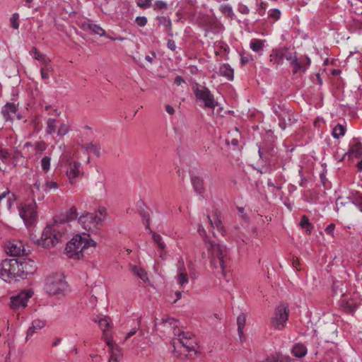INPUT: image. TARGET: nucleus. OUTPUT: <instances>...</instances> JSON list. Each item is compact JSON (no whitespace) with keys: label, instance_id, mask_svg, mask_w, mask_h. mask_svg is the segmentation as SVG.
I'll use <instances>...</instances> for the list:
<instances>
[{"label":"nucleus","instance_id":"f257e3e1","mask_svg":"<svg viewBox=\"0 0 362 362\" xmlns=\"http://www.w3.org/2000/svg\"><path fill=\"white\" fill-rule=\"evenodd\" d=\"M77 209L71 207L64 214H62L52 225L47 226L44 229L40 239L37 240L39 245L45 248L54 247L57 243L62 241L65 235V230L62 224L69 223L73 220H78Z\"/></svg>","mask_w":362,"mask_h":362},{"label":"nucleus","instance_id":"f03ea898","mask_svg":"<svg viewBox=\"0 0 362 362\" xmlns=\"http://www.w3.org/2000/svg\"><path fill=\"white\" fill-rule=\"evenodd\" d=\"M37 269L34 261L30 259H6L0 264V277L5 281L11 283L17 278L26 279Z\"/></svg>","mask_w":362,"mask_h":362},{"label":"nucleus","instance_id":"7ed1b4c3","mask_svg":"<svg viewBox=\"0 0 362 362\" xmlns=\"http://www.w3.org/2000/svg\"><path fill=\"white\" fill-rule=\"evenodd\" d=\"M197 230L199 235L204 237V241L206 244V248L210 255L211 264L215 269L220 267L222 273L224 274L226 263L229 259V252L227 247L225 245L208 240L206 232L202 225L199 226Z\"/></svg>","mask_w":362,"mask_h":362},{"label":"nucleus","instance_id":"20e7f679","mask_svg":"<svg viewBox=\"0 0 362 362\" xmlns=\"http://www.w3.org/2000/svg\"><path fill=\"white\" fill-rule=\"evenodd\" d=\"M96 243L90 239V235L83 233L82 235H76L66 244L65 248L67 255L70 258L80 259L83 257V251L89 247H95Z\"/></svg>","mask_w":362,"mask_h":362},{"label":"nucleus","instance_id":"39448f33","mask_svg":"<svg viewBox=\"0 0 362 362\" xmlns=\"http://www.w3.org/2000/svg\"><path fill=\"white\" fill-rule=\"evenodd\" d=\"M106 216L105 208H100L98 211L90 213L85 211L78 218V222L87 231L95 232L103 222Z\"/></svg>","mask_w":362,"mask_h":362},{"label":"nucleus","instance_id":"423d86ee","mask_svg":"<svg viewBox=\"0 0 362 362\" xmlns=\"http://www.w3.org/2000/svg\"><path fill=\"white\" fill-rule=\"evenodd\" d=\"M45 289L49 295H65L69 291V285L63 274L55 273L47 278Z\"/></svg>","mask_w":362,"mask_h":362},{"label":"nucleus","instance_id":"0eeeda50","mask_svg":"<svg viewBox=\"0 0 362 362\" xmlns=\"http://www.w3.org/2000/svg\"><path fill=\"white\" fill-rule=\"evenodd\" d=\"M192 90L196 100L202 102L204 105V107L214 109L218 105V103L215 100L214 95L206 86L196 83L192 86Z\"/></svg>","mask_w":362,"mask_h":362},{"label":"nucleus","instance_id":"6e6552de","mask_svg":"<svg viewBox=\"0 0 362 362\" xmlns=\"http://www.w3.org/2000/svg\"><path fill=\"white\" fill-rule=\"evenodd\" d=\"M177 335L178 338L173 341V345L175 348L176 345L180 344L188 352L196 351L197 344L192 334L180 332Z\"/></svg>","mask_w":362,"mask_h":362},{"label":"nucleus","instance_id":"1a4fd4ad","mask_svg":"<svg viewBox=\"0 0 362 362\" xmlns=\"http://www.w3.org/2000/svg\"><path fill=\"white\" fill-rule=\"evenodd\" d=\"M289 310L285 305H279L274 312V317L272 319V324L277 329H283L288 320Z\"/></svg>","mask_w":362,"mask_h":362},{"label":"nucleus","instance_id":"9d476101","mask_svg":"<svg viewBox=\"0 0 362 362\" xmlns=\"http://www.w3.org/2000/svg\"><path fill=\"white\" fill-rule=\"evenodd\" d=\"M37 204L35 202L23 205L19 210V214L25 225L33 226L37 218Z\"/></svg>","mask_w":362,"mask_h":362},{"label":"nucleus","instance_id":"9b49d317","mask_svg":"<svg viewBox=\"0 0 362 362\" xmlns=\"http://www.w3.org/2000/svg\"><path fill=\"white\" fill-rule=\"evenodd\" d=\"M33 292L30 290H23L18 295L10 298V307L13 310L23 309L27 306L28 300L32 297Z\"/></svg>","mask_w":362,"mask_h":362},{"label":"nucleus","instance_id":"f8f14e48","mask_svg":"<svg viewBox=\"0 0 362 362\" xmlns=\"http://www.w3.org/2000/svg\"><path fill=\"white\" fill-rule=\"evenodd\" d=\"M284 59L286 60L291 59V52L285 47L279 49H273L269 54V61L273 65H275L276 67L282 65Z\"/></svg>","mask_w":362,"mask_h":362},{"label":"nucleus","instance_id":"ddd939ff","mask_svg":"<svg viewBox=\"0 0 362 362\" xmlns=\"http://www.w3.org/2000/svg\"><path fill=\"white\" fill-rule=\"evenodd\" d=\"M288 61L291 63V66L293 68V74H296L299 71L305 73L311 62L310 59L308 56L298 59L293 52H291V59Z\"/></svg>","mask_w":362,"mask_h":362},{"label":"nucleus","instance_id":"4468645a","mask_svg":"<svg viewBox=\"0 0 362 362\" xmlns=\"http://www.w3.org/2000/svg\"><path fill=\"white\" fill-rule=\"evenodd\" d=\"M5 251L11 256H20L25 253L24 245L18 240L8 241L5 245Z\"/></svg>","mask_w":362,"mask_h":362},{"label":"nucleus","instance_id":"2eb2a0df","mask_svg":"<svg viewBox=\"0 0 362 362\" xmlns=\"http://www.w3.org/2000/svg\"><path fill=\"white\" fill-rule=\"evenodd\" d=\"M18 112V105L14 103H6L1 108V113L5 122H12L13 116Z\"/></svg>","mask_w":362,"mask_h":362},{"label":"nucleus","instance_id":"dca6fc26","mask_svg":"<svg viewBox=\"0 0 362 362\" xmlns=\"http://www.w3.org/2000/svg\"><path fill=\"white\" fill-rule=\"evenodd\" d=\"M105 342L109 347L111 355L108 362H119L122 357L121 349L113 341L112 338H107V341H105Z\"/></svg>","mask_w":362,"mask_h":362},{"label":"nucleus","instance_id":"f3484780","mask_svg":"<svg viewBox=\"0 0 362 362\" xmlns=\"http://www.w3.org/2000/svg\"><path fill=\"white\" fill-rule=\"evenodd\" d=\"M65 163L68 165L66 169V175L69 180L77 177L80 174L81 163L79 162H72L69 158L66 159Z\"/></svg>","mask_w":362,"mask_h":362},{"label":"nucleus","instance_id":"a211bd4d","mask_svg":"<svg viewBox=\"0 0 362 362\" xmlns=\"http://www.w3.org/2000/svg\"><path fill=\"white\" fill-rule=\"evenodd\" d=\"M258 153L260 158L264 163H270L271 158L275 153L274 148L272 145L269 146H259L258 148Z\"/></svg>","mask_w":362,"mask_h":362},{"label":"nucleus","instance_id":"6ab92c4d","mask_svg":"<svg viewBox=\"0 0 362 362\" xmlns=\"http://www.w3.org/2000/svg\"><path fill=\"white\" fill-rule=\"evenodd\" d=\"M95 322H98L99 327L103 330V339L104 341H107V338H112L107 333V330L111 325V319L109 317H104L98 320H95Z\"/></svg>","mask_w":362,"mask_h":362},{"label":"nucleus","instance_id":"aec40b11","mask_svg":"<svg viewBox=\"0 0 362 362\" xmlns=\"http://www.w3.org/2000/svg\"><path fill=\"white\" fill-rule=\"evenodd\" d=\"M190 180L194 191L199 194H202L205 191L203 178L199 175L192 174Z\"/></svg>","mask_w":362,"mask_h":362},{"label":"nucleus","instance_id":"412c9836","mask_svg":"<svg viewBox=\"0 0 362 362\" xmlns=\"http://www.w3.org/2000/svg\"><path fill=\"white\" fill-rule=\"evenodd\" d=\"M46 325V321L41 320L39 319L34 320L32 322V325L28 328L26 334V340L40 329H42Z\"/></svg>","mask_w":362,"mask_h":362},{"label":"nucleus","instance_id":"4be33fe9","mask_svg":"<svg viewBox=\"0 0 362 362\" xmlns=\"http://www.w3.org/2000/svg\"><path fill=\"white\" fill-rule=\"evenodd\" d=\"M84 30H89L94 34L99 35L100 36H105V31L100 25L94 24L90 22L84 23L82 25Z\"/></svg>","mask_w":362,"mask_h":362},{"label":"nucleus","instance_id":"5701e85b","mask_svg":"<svg viewBox=\"0 0 362 362\" xmlns=\"http://www.w3.org/2000/svg\"><path fill=\"white\" fill-rule=\"evenodd\" d=\"M157 20L158 24L164 27L165 31L168 33V36L173 37L172 22L170 18L162 16H158Z\"/></svg>","mask_w":362,"mask_h":362},{"label":"nucleus","instance_id":"b1692460","mask_svg":"<svg viewBox=\"0 0 362 362\" xmlns=\"http://www.w3.org/2000/svg\"><path fill=\"white\" fill-rule=\"evenodd\" d=\"M362 155V144L357 141L350 146L349 151L345 153L344 156H348L349 158L354 156L358 158Z\"/></svg>","mask_w":362,"mask_h":362},{"label":"nucleus","instance_id":"393cba45","mask_svg":"<svg viewBox=\"0 0 362 362\" xmlns=\"http://www.w3.org/2000/svg\"><path fill=\"white\" fill-rule=\"evenodd\" d=\"M246 322V315L244 313H241L237 317V325H238V332L239 335V338L241 342L245 340L244 335V327Z\"/></svg>","mask_w":362,"mask_h":362},{"label":"nucleus","instance_id":"a878e982","mask_svg":"<svg viewBox=\"0 0 362 362\" xmlns=\"http://www.w3.org/2000/svg\"><path fill=\"white\" fill-rule=\"evenodd\" d=\"M150 233L152 234L153 241L157 244L158 249L160 250V257L163 258V255L165 254L166 245L163 240V238L158 233L150 230Z\"/></svg>","mask_w":362,"mask_h":362},{"label":"nucleus","instance_id":"bb28decb","mask_svg":"<svg viewBox=\"0 0 362 362\" xmlns=\"http://www.w3.org/2000/svg\"><path fill=\"white\" fill-rule=\"evenodd\" d=\"M259 362H291V359L288 356H284L281 354L278 353L270 355Z\"/></svg>","mask_w":362,"mask_h":362},{"label":"nucleus","instance_id":"cd10ccee","mask_svg":"<svg viewBox=\"0 0 362 362\" xmlns=\"http://www.w3.org/2000/svg\"><path fill=\"white\" fill-rule=\"evenodd\" d=\"M348 199L351 200V203L362 212V193L358 191L351 192L348 197Z\"/></svg>","mask_w":362,"mask_h":362},{"label":"nucleus","instance_id":"c85d7f7f","mask_svg":"<svg viewBox=\"0 0 362 362\" xmlns=\"http://www.w3.org/2000/svg\"><path fill=\"white\" fill-rule=\"evenodd\" d=\"M233 69L228 64H223L219 68V74L232 81L233 79Z\"/></svg>","mask_w":362,"mask_h":362},{"label":"nucleus","instance_id":"c756f323","mask_svg":"<svg viewBox=\"0 0 362 362\" xmlns=\"http://www.w3.org/2000/svg\"><path fill=\"white\" fill-rule=\"evenodd\" d=\"M292 354L296 358H303L307 354V348L303 344H296L292 349Z\"/></svg>","mask_w":362,"mask_h":362},{"label":"nucleus","instance_id":"7c9ffc66","mask_svg":"<svg viewBox=\"0 0 362 362\" xmlns=\"http://www.w3.org/2000/svg\"><path fill=\"white\" fill-rule=\"evenodd\" d=\"M82 148L87 151L92 152L97 157L100 156V146L98 144L90 142L82 145Z\"/></svg>","mask_w":362,"mask_h":362},{"label":"nucleus","instance_id":"2f4dec72","mask_svg":"<svg viewBox=\"0 0 362 362\" xmlns=\"http://www.w3.org/2000/svg\"><path fill=\"white\" fill-rule=\"evenodd\" d=\"M265 42L264 40L252 39L250 42V47L255 52L262 51Z\"/></svg>","mask_w":362,"mask_h":362},{"label":"nucleus","instance_id":"473e14b6","mask_svg":"<svg viewBox=\"0 0 362 362\" xmlns=\"http://www.w3.org/2000/svg\"><path fill=\"white\" fill-rule=\"evenodd\" d=\"M300 226L303 230H305L308 234H311L314 228L313 224L310 222L308 218L305 215L301 217Z\"/></svg>","mask_w":362,"mask_h":362},{"label":"nucleus","instance_id":"72a5a7b5","mask_svg":"<svg viewBox=\"0 0 362 362\" xmlns=\"http://www.w3.org/2000/svg\"><path fill=\"white\" fill-rule=\"evenodd\" d=\"M41 183L40 180H36L33 184V189H32V194L34 197H37L39 201L43 200L45 196L40 192Z\"/></svg>","mask_w":362,"mask_h":362},{"label":"nucleus","instance_id":"f704fd0d","mask_svg":"<svg viewBox=\"0 0 362 362\" xmlns=\"http://www.w3.org/2000/svg\"><path fill=\"white\" fill-rule=\"evenodd\" d=\"M272 110L273 112L275 114V115L278 117L279 119H281L283 117H286L287 115H288V112L285 108L281 107L279 105H274L272 107Z\"/></svg>","mask_w":362,"mask_h":362},{"label":"nucleus","instance_id":"c9c22d12","mask_svg":"<svg viewBox=\"0 0 362 362\" xmlns=\"http://www.w3.org/2000/svg\"><path fill=\"white\" fill-rule=\"evenodd\" d=\"M220 11L226 17L229 18L231 20L234 18V13L233 11V8L230 5H229V4L221 5L220 6Z\"/></svg>","mask_w":362,"mask_h":362},{"label":"nucleus","instance_id":"e433bc0d","mask_svg":"<svg viewBox=\"0 0 362 362\" xmlns=\"http://www.w3.org/2000/svg\"><path fill=\"white\" fill-rule=\"evenodd\" d=\"M346 129L341 124H337L332 130V136L334 139H339L340 136H343L345 134Z\"/></svg>","mask_w":362,"mask_h":362},{"label":"nucleus","instance_id":"4c0bfd02","mask_svg":"<svg viewBox=\"0 0 362 362\" xmlns=\"http://www.w3.org/2000/svg\"><path fill=\"white\" fill-rule=\"evenodd\" d=\"M57 121L56 119L49 118L47 121L46 132L52 134L56 131Z\"/></svg>","mask_w":362,"mask_h":362},{"label":"nucleus","instance_id":"58836bf2","mask_svg":"<svg viewBox=\"0 0 362 362\" xmlns=\"http://www.w3.org/2000/svg\"><path fill=\"white\" fill-rule=\"evenodd\" d=\"M132 271L133 272V273L134 274L138 276L144 281H146L148 280L147 273L144 269L139 268L136 266H134L132 267Z\"/></svg>","mask_w":362,"mask_h":362},{"label":"nucleus","instance_id":"ea45409f","mask_svg":"<svg viewBox=\"0 0 362 362\" xmlns=\"http://www.w3.org/2000/svg\"><path fill=\"white\" fill-rule=\"evenodd\" d=\"M50 162H51V157L50 156H44L40 161L41 167L42 170L45 173H47L49 170L50 168Z\"/></svg>","mask_w":362,"mask_h":362},{"label":"nucleus","instance_id":"a19ab883","mask_svg":"<svg viewBox=\"0 0 362 362\" xmlns=\"http://www.w3.org/2000/svg\"><path fill=\"white\" fill-rule=\"evenodd\" d=\"M59 187L57 182L54 181L47 180L45 184L42 186V189L45 192H49L51 189H57Z\"/></svg>","mask_w":362,"mask_h":362},{"label":"nucleus","instance_id":"79ce46f5","mask_svg":"<svg viewBox=\"0 0 362 362\" xmlns=\"http://www.w3.org/2000/svg\"><path fill=\"white\" fill-rule=\"evenodd\" d=\"M177 281L179 285L182 286L188 283V277L186 272H180L177 274Z\"/></svg>","mask_w":362,"mask_h":362},{"label":"nucleus","instance_id":"37998d69","mask_svg":"<svg viewBox=\"0 0 362 362\" xmlns=\"http://www.w3.org/2000/svg\"><path fill=\"white\" fill-rule=\"evenodd\" d=\"M153 0H136V6L141 8L146 9L152 6Z\"/></svg>","mask_w":362,"mask_h":362},{"label":"nucleus","instance_id":"c03bdc74","mask_svg":"<svg viewBox=\"0 0 362 362\" xmlns=\"http://www.w3.org/2000/svg\"><path fill=\"white\" fill-rule=\"evenodd\" d=\"M35 58L37 60L40 61L45 65V66H47L51 62V60L47 57L46 55L42 54L40 52L37 54Z\"/></svg>","mask_w":362,"mask_h":362},{"label":"nucleus","instance_id":"a18cd8bd","mask_svg":"<svg viewBox=\"0 0 362 362\" xmlns=\"http://www.w3.org/2000/svg\"><path fill=\"white\" fill-rule=\"evenodd\" d=\"M207 218L209 219L210 224L213 228H216L218 230H221L223 229L221 222L218 218H216L214 221H212L210 216H207Z\"/></svg>","mask_w":362,"mask_h":362},{"label":"nucleus","instance_id":"49530a36","mask_svg":"<svg viewBox=\"0 0 362 362\" xmlns=\"http://www.w3.org/2000/svg\"><path fill=\"white\" fill-rule=\"evenodd\" d=\"M18 14L15 13L12 15L11 18H10L11 26L14 29H18L19 27V24L18 22Z\"/></svg>","mask_w":362,"mask_h":362},{"label":"nucleus","instance_id":"de8ad7c7","mask_svg":"<svg viewBox=\"0 0 362 362\" xmlns=\"http://www.w3.org/2000/svg\"><path fill=\"white\" fill-rule=\"evenodd\" d=\"M280 16L281 11L278 8H273L269 11V16L274 21L279 20L280 18Z\"/></svg>","mask_w":362,"mask_h":362},{"label":"nucleus","instance_id":"09e8293b","mask_svg":"<svg viewBox=\"0 0 362 362\" xmlns=\"http://www.w3.org/2000/svg\"><path fill=\"white\" fill-rule=\"evenodd\" d=\"M52 70V68L49 64L47 66H45V68H42L40 69V74H41L42 78L44 80L49 79V76L48 75V71H50Z\"/></svg>","mask_w":362,"mask_h":362},{"label":"nucleus","instance_id":"8fccbe9b","mask_svg":"<svg viewBox=\"0 0 362 362\" xmlns=\"http://www.w3.org/2000/svg\"><path fill=\"white\" fill-rule=\"evenodd\" d=\"M168 7L167 4L163 1H156L153 4V9L154 10H163L166 9Z\"/></svg>","mask_w":362,"mask_h":362},{"label":"nucleus","instance_id":"3c124183","mask_svg":"<svg viewBox=\"0 0 362 362\" xmlns=\"http://www.w3.org/2000/svg\"><path fill=\"white\" fill-rule=\"evenodd\" d=\"M69 130V127L65 124H62L57 131L58 136H64Z\"/></svg>","mask_w":362,"mask_h":362},{"label":"nucleus","instance_id":"603ef678","mask_svg":"<svg viewBox=\"0 0 362 362\" xmlns=\"http://www.w3.org/2000/svg\"><path fill=\"white\" fill-rule=\"evenodd\" d=\"M135 22L139 26L144 27L146 25L148 21L145 16H137L135 19Z\"/></svg>","mask_w":362,"mask_h":362},{"label":"nucleus","instance_id":"864d4df0","mask_svg":"<svg viewBox=\"0 0 362 362\" xmlns=\"http://www.w3.org/2000/svg\"><path fill=\"white\" fill-rule=\"evenodd\" d=\"M140 322H141V320L139 319L137 322V326L132 328V330L127 334L125 339H124L125 340L130 338L131 337H132L133 335H134L136 333L137 330L140 327Z\"/></svg>","mask_w":362,"mask_h":362},{"label":"nucleus","instance_id":"5fc2aeb1","mask_svg":"<svg viewBox=\"0 0 362 362\" xmlns=\"http://www.w3.org/2000/svg\"><path fill=\"white\" fill-rule=\"evenodd\" d=\"M238 10L242 14H248L250 12L248 7L243 4H238Z\"/></svg>","mask_w":362,"mask_h":362},{"label":"nucleus","instance_id":"6e6d98bb","mask_svg":"<svg viewBox=\"0 0 362 362\" xmlns=\"http://www.w3.org/2000/svg\"><path fill=\"white\" fill-rule=\"evenodd\" d=\"M177 271H178V273H180V272H186L185 264H184V261L182 258H180L178 260Z\"/></svg>","mask_w":362,"mask_h":362},{"label":"nucleus","instance_id":"4d7b16f0","mask_svg":"<svg viewBox=\"0 0 362 362\" xmlns=\"http://www.w3.org/2000/svg\"><path fill=\"white\" fill-rule=\"evenodd\" d=\"M167 47L171 51H175L176 49L175 42L174 40L169 39L167 42Z\"/></svg>","mask_w":362,"mask_h":362},{"label":"nucleus","instance_id":"13d9d810","mask_svg":"<svg viewBox=\"0 0 362 362\" xmlns=\"http://www.w3.org/2000/svg\"><path fill=\"white\" fill-rule=\"evenodd\" d=\"M292 265H293V268H295L296 270L300 269V268H298V267L300 265V260L298 257H293Z\"/></svg>","mask_w":362,"mask_h":362},{"label":"nucleus","instance_id":"bf43d9fd","mask_svg":"<svg viewBox=\"0 0 362 362\" xmlns=\"http://www.w3.org/2000/svg\"><path fill=\"white\" fill-rule=\"evenodd\" d=\"M335 228V225L334 223H330L329 224L326 228H325V232L327 233V234H332L334 231Z\"/></svg>","mask_w":362,"mask_h":362},{"label":"nucleus","instance_id":"052dcab7","mask_svg":"<svg viewBox=\"0 0 362 362\" xmlns=\"http://www.w3.org/2000/svg\"><path fill=\"white\" fill-rule=\"evenodd\" d=\"M286 117H283L281 119H279V126L281 127V129L284 130L286 128Z\"/></svg>","mask_w":362,"mask_h":362},{"label":"nucleus","instance_id":"680f3d73","mask_svg":"<svg viewBox=\"0 0 362 362\" xmlns=\"http://www.w3.org/2000/svg\"><path fill=\"white\" fill-rule=\"evenodd\" d=\"M267 185L268 187L276 188L277 190H281L282 188L281 185H276L270 179L267 181Z\"/></svg>","mask_w":362,"mask_h":362},{"label":"nucleus","instance_id":"e2e57ef3","mask_svg":"<svg viewBox=\"0 0 362 362\" xmlns=\"http://www.w3.org/2000/svg\"><path fill=\"white\" fill-rule=\"evenodd\" d=\"M349 202H351V200H349L348 197L346 198V200L345 202L342 201V198L341 197H339L337 199L336 204H337V205H339V204L345 205L346 204L349 203Z\"/></svg>","mask_w":362,"mask_h":362},{"label":"nucleus","instance_id":"0e129e2a","mask_svg":"<svg viewBox=\"0 0 362 362\" xmlns=\"http://www.w3.org/2000/svg\"><path fill=\"white\" fill-rule=\"evenodd\" d=\"M141 216L146 218V229H150V223H149V217H148V215L146 213V212H143L141 214Z\"/></svg>","mask_w":362,"mask_h":362},{"label":"nucleus","instance_id":"69168bd1","mask_svg":"<svg viewBox=\"0 0 362 362\" xmlns=\"http://www.w3.org/2000/svg\"><path fill=\"white\" fill-rule=\"evenodd\" d=\"M174 83L177 86H180L182 83H185V80L180 76H177L175 77Z\"/></svg>","mask_w":362,"mask_h":362},{"label":"nucleus","instance_id":"338daca9","mask_svg":"<svg viewBox=\"0 0 362 362\" xmlns=\"http://www.w3.org/2000/svg\"><path fill=\"white\" fill-rule=\"evenodd\" d=\"M165 111L169 115H173L175 113V110H174V108L170 105H165Z\"/></svg>","mask_w":362,"mask_h":362},{"label":"nucleus","instance_id":"774afa93","mask_svg":"<svg viewBox=\"0 0 362 362\" xmlns=\"http://www.w3.org/2000/svg\"><path fill=\"white\" fill-rule=\"evenodd\" d=\"M250 60V58L248 57H241V64L243 65L246 64Z\"/></svg>","mask_w":362,"mask_h":362}]
</instances>
